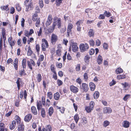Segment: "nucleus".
<instances>
[{
	"label": "nucleus",
	"instance_id": "f257e3e1",
	"mask_svg": "<svg viewBox=\"0 0 131 131\" xmlns=\"http://www.w3.org/2000/svg\"><path fill=\"white\" fill-rule=\"evenodd\" d=\"M81 52H83L86 51L89 48L88 44L87 43H82L80 44L79 46Z\"/></svg>",
	"mask_w": 131,
	"mask_h": 131
},
{
	"label": "nucleus",
	"instance_id": "f03ea898",
	"mask_svg": "<svg viewBox=\"0 0 131 131\" xmlns=\"http://www.w3.org/2000/svg\"><path fill=\"white\" fill-rule=\"evenodd\" d=\"M8 40L9 45L10 46L12 49L13 48V46L15 45V44L16 41L14 40H13V38L11 36L8 38Z\"/></svg>",
	"mask_w": 131,
	"mask_h": 131
},
{
	"label": "nucleus",
	"instance_id": "7ed1b4c3",
	"mask_svg": "<svg viewBox=\"0 0 131 131\" xmlns=\"http://www.w3.org/2000/svg\"><path fill=\"white\" fill-rule=\"evenodd\" d=\"M82 87L80 86L81 89L83 90V92H86L89 89V88L88 85L85 83H82Z\"/></svg>",
	"mask_w": 131,
	"mask_h": 131
},
{
	"label": "nucleus",
	"instance_id": "20e7f679",
	"mask_svg": "<svg viewBox=\"0 0 131 131\" xmlns=\"http://www.w3.org/2000/svg\"><path fill=\"white\" fill-rule=\"evenodd\" d=\"M39 131H51L52 130L51 127L50 125H48L46 127V129L45 128H43L41 130L40 127H39L38 129Z\"/></svg>",
	"mask_w": 131,
	"mask_h": 131
},
{
	"label": "nucleus",
	"instance_id": "39448f33",
	"mask_svg": "<svg viewBox=\"0 0 131 131\" xmlns=\"http://www.w3.org/2000/svg\"><path fill=\"white\" fill-rule=\"evenodd\" d=\"M27 6H25L26 8V11L27 12L29 10L32 9L33 8V4L32 3H30L29 4H27Z\"/></svg>",
	"mask_w": 131,
	"mask_h": 131
},
{
	"label": "nucleus",
	"instance_id": "423d86ee",
	"mask_svg": "<svg viewBox=\"0 0 131 131\" xmlns=\"http://www.w3.org/2000/svg\"><path fill=\"white\" fill-rule=\"evenodd\" d=\"M70 89L71 92L75 93H77L79 91V89L77 87L72 85L70 86Z\"/></svg>",
	"mask_w": 131,
	"mask_h": 131
},
{
	"label": "nucleus",
	"instance_id": "0eeeda50",
	"mask_svg": "<svg viewBox=\"0 0 131 131\" xmlns=\"http://www.w3.org/2000/svg\"><path fill=\"white\" fill-rule=\"evenodd\" d=\"M51 39L52 43L55 42L58 40V37L56 35L53 34L52 35Z\"/></svg>",
	"mask_w": 131,
	"mask_h": 131
},
{
	"label": "nucleus",
	"instance_id": "6e6552de",
	"mask_svg": "<svg viewBox=\"0 0 131 131\" xmlns=\"http://www.w3.org/2000/svg\"><path fill=\"white\" fill-rule=\"evenodd\" d=\"M25 126L23 123L22 122L19 125L18 129V131H24V130Z\"/></svg>",
	"mask_w": 131,
	"mask_h": 131
},
{
	"label": "nucleus",
	"instance_id": "1a4fd4ad",
	"mask_svg": "<svg viewBox=\"0 0 131 131\" xmlns=\"http://www.w3.org/2000/svg\"><path fill=\"white\" fill-rule=\"evenodd\" d=\"M103 111L105 113L110 114L111 113L112 110L110 107H105L103 109Z\"/></svg>",
	"mask_w": 131,
	"mask_h": 131
},
{
	"label": "nucleus",
	"instance_id": "9d476101",
	"mask_svg": "<svg viewBox=\"0 0 131 131\" xmlns=\"http://www.w3.org/2000/svg\"><path fill=\"white\" fill-rule=\"evenodd\" d=\"M32 117V115L31 114H28L25 117L24 121L26 122H28L31 119Z\"/></svg>",
	"mask_w": 131,
	"mask_h": 131
},
{
	"label": "nucleus",
	"instance_id": "9b49d317",
	"mask_svg": "<svg viewBox=\"0 0 131 131\" xmlns=\"http://www.w3.org/2000/svg\"><path fill=\"white\" fill-rule=\"evenodd\" d=\"M72 50L74 52L77 51L78 49V47L77 46V43H73L72 45Z\"/></svg>",
	"mask_w": 131,
	"mask_h": 131
},
{
	"label": "nucleus",
	"instance_id": "f8f14e48",
	"mask_svg": "<svg viewBox=\"0 0 131 131\" xmlns=\"http://www.w3.org/2000/svg\"><path fill=\"white\" fill-rule=\"evenodd\" d=\"M1 8L2 10H5L6 12H7L8 13H9V8L8 7V5H7L6 6H2Z\"/></svg>",
	"mask_w": 131,
	"mask_h": 131
},
{
	"label": "nucleus",
	"instance_id": "ddd939ff",
	"mask_svg": "<svg viewBox=\"0 0 131 131\" xmlns=\"http://www.w3.org/2000/svg\"><path fill=\"white\" fill-rule=\"evenodd\" d=\"M16 121L14 120L12 122L11 124L9 126L10 129L11 130L14 129L16 126Z\"/></svg>",
	"mask_w": 131,
	"mask_h": 131
},
{
	"label": "nucleus",
	"instance_id": "4468645a",
	"mask_svg": "<svg viewBox=\"0 0 131 131\" xmlns=\"http://www.w3.org/2000/svg\"><path fill=\"white\" fill-rule=\"evenodd\" d=\"M37 105L38 110V111H40L41 109V108H42V103L41 101H37Z\"/></svg>",
	"mask_w": 131,
	"mask_h": 131
},
{
	"label": "nucleus",
	"instance_id": "2eb2a0df",
	"mask_svg": "<svg viewBox=\"0 0 131 131\" xmlns=\"http://www.w3.org/2000/svg\"><path fill=\"white\" fill-rule=\"evenodd\" d=\"M89 86L91 91H93L95 90V85L93 82H91L89 83Z\"/></svg>",
	"mask_w": 131,
	"mask_h": 131
},
{
	"label": "nucleus",
	"instance_id": "dca6fc26",
	"mask_svg": "<svg viewBox=\"0 0 131 131\" xmlns=\"http://www.w3.org/2000/svg\"><path fill=\"white\" fill-rule=\"evenodd\" d=\"M103 59L102 57L100 55H99L97 59V61L99 64H101L102 62Z\"/></svg>",
	"mask_w": 131,
	"mask_h": 131
},
{
	"label": "nucleus",
	"instance_id": "f3484780",
	"mask_svg": "<svg viewBox=\"0 0 131 131\" xmlns=\"http://www.w3.org/2000/svg\"><path fill=\"white\" fill-rule=\"evenodd\" d=\"M31 110L32 113L35 115H36L37 114V112L36 107L32 106L31 107Z\"/></svg>",
	"mask_w": 131,
	"mask_h": 131
},
{
	"label": "nucleus",
	"instance_id": "a211bd4d",
	"mask_svg": "<svg viewBox=\"0 0 131 131\" xmlns=\"http://www.w3.org/2000/svg\"><path fill=\"white\" fill-rule=\"evenodd\" d=\"M93 109L92 107H91L90 106H85V109L88 113L91 112Z\"/></svg>",
	"mask_w": 131,
	"mask_h": 131
},
{
	"label": "nucleus",
	"instance_id": "6ab92c4d",
	"mask_svg": "<svg viewBox=\"0 0 131 131\" xmlns=\"http://www.w3.org/2000/svg\"><path fill=\"white\" fill-rule=\"evenodd\" d=\"M94 35V32L93 30L90 29L88 32V35L90 37H93Z\"/></svg>",
	"mask_w": 131,
	"mask_h": 131
},
{
	"label": "nucleus",
	"instance_id": "aec40b11",
	"mask_svg": "<svg viewBox=\"0 0 131 131\" xmlns=\"http://www.w3.org/2000/svg\"><path fill=\"white\" fill-rule=\"evenodd\" d=\"M26 59H23L22 62V66L23 67V69H25L26 68Z\"/></svg>",
	"mask_w": 131,
	"mask_h": 131
},
{
	"label": "nucleus",
	"instance_id": "412c9836",
	"mask_svg": "<svg viewBox=\"0 0 131 131\" xmlns=\"http://www.w3.org/2000/svg\"><path fill=\"white\" fill-rule=\"evenodd\" d=\"M130 124V123L129 122L125 121L124 122L123 126L125 128H127L129 127Z\"/></svg>",
	"mask_w": 131,
	"mask_h": 131
},
{
	"label": "nucleus",
	"instance_id": "4be33fe9",
	"mask_svg": "<svg viewBox=\"0 0 131 131\" xmlns=\"http://www.w3.org/2000/svg\"><path fill=\"white\" fill-rule=\"evenodd\" d=\"M99 92L97 91H96L93 94V96L94 99H97L99 97Z\"/></svg>",
	"mask_w": 131,
	"mask_h": 131
},
{
	"label": "nucleus",
	"instance_id": "5701e85b",
	"mask_svg": "<svg viewBox=\"0 0 131 131\" xmlns=\"http://www.w3.org/2000/svg\"><path fill=\"white\" fill-rule=\"evenodd\" d=\"M81 21V20H79L76 23V24L77 25V29L78 31H80L81 30L80 25Z\"/></svg>",
	"mask_w": 131,
	"mask_h": 131
},
{
	"label": "nucleus",
	"instance_id": "b1692460",
	"mask_svg": "<svg viewBox=\"0 0 131 131\" xmlns=\"http://www.w3.org/2000/svg\"><path fill=\"white\" fill-rule=\"evenodd\" d=\"M60 97V95L58 92H57L55 93L54 95V99L56 100H58L59 99Z\"/></svg>",
	"mask_w": 131,
	"mask_h": 131
},
{
	"label": "nucleus",
	"instance_id": "393cba45",
	"mask_svg": "<svg viewBox=\"0 0 131 131\" xmlns=\"http://www.w3.org/2000/svg\"><path fill=\"white\" fill-rule=\"evenodd\" d=\"M54 112L53 109L52 107H50L48 110V113L50 116H51Z\"/></svg>",
	"mask_w": 131,
	"mask_h": 131
},
{
	"label": "nucleus",
	"instance_id": "a878e982",
	"mask_svg": "<svg viewBox=\"0 0 131 131\" xmlns=\"http://www.w3.org/2000/svg\"><path fill=\"white\" fill-rule=\"evenodd\" d=\"M46 113L45 109L43 108H41V115L43 118H44L46 116Z\"/></svg>",
	"mask_w": 131,
	"mask_h": 131
},
{
	"label": "nucleus",
	"instance_id": "bb28decb",
	"mask_svg": "<svg viewBox=\"0 0 131 131\" xmlns=\"http://www.w3.org/2000/svg\"><path fill=\"white\" fill-rule=\"evenodd\" d=\"M79 119V118L78 115L77 114H75L74 116V119L77 124V123Z\"/></svg>",
	"mask_w": 131,
	"mask_h": 131
},
{
	"label": "nucleus",
	"instance_id": "cd10ccee",
	"mask_svg": "<svg viewBox=\"0 0 131 131\" xmlns=\"http://www.w3.org/2000/svg\"><path fill=\"white\" fill-rule=\"evenodd\" d=\"M116 73L117 74H120L123 72V70L121 68H118L115 70Z\"/></svg>",
	"mask_w": 131,
	"mask_h": 131
},
{
	"label": "nucleus",
	"instance_id": "c85d7f7f",
	"mask_svg": "<svg viewBox=\"0 0 131 131\" xmlns=\"http://www.w3.org/2000/svg\"><path fill=\"white\" fill-rule=\"evenodd\" d=\"M57 25L58 27L60 28L61 24V20L60 18H59L57 19Z\"/></svg>",
	"mask_w": 131,
	"mask_h": 131
},
{
	"label": "nucleus",
	"instance_id": "c756f323",
	"mask_svg": "<svg viewBox=\"0 0 131 131\" xmlns=\"http://www.w3.org/2000/svg\"><path fill=\"white\" fill-rule=\"evenodd\" d=\"M117 78L119 80L123 79L126 78V76L125 75H118L117 76Z\"/></svg>",
	"mask_w": 131,
	"mask_h": 131
},
{
	"label": "nucleus",
	"instance_id": "7c9ffc66",
	"mask_svg": "<svg viewBox=\"0 0 131 131\" xmlns=\"http://www.w3.org/2000/svg\"><path fill=\"white\" fill-rule=\"evenodd\" d=\"M36 78L38 82H40L41 80V76L40 73H38L37 75Z\"/></svg>",
	"mask_w": 131,
	"mask_h": 131
},
{
	"label": "nucleus",
	"instance_id": "2f4dec72",
	"mask_svg": "<svg viewBox=\"0 0 131 131\" xmlns=\"http://www.w3.org/2000/svg\"><path fill=\"white\" fill-rule=\"evenodd\" d=\"M19 74L21 76H22L23 75H26V73L25 72L24 69H23V70L20 71Z\"/></svg>",
	"mask_w": 131,
	"mask_h": 131
},
{
	"label": "nucleus",
	"instance_id": "473e14b6",
	"mask_svg": "<svg viewBox=\"0 0 131 131\" xmlns=\"http://www.w3.org/2000/svg\"><path fill=\"white\" fill-rule=\"evenodd\" d=\"M39 4L40 8H42L44 6V4L43 1L42 0H39Z\"/></svg>",
	"mask_w": 131,
	"mask_h": 131
},
{
	"label": "nucleus",
	"instance_id": "72a5a7b5",
	"mask_svg": "<svg viewBox=\"0 0 131 131\" xmlns=\"http://www.w3.org/2000/svg\"><path fill=\"white\" fill-rule=\"evenodd\" d=\"M88 121L86 118L85 117H83L81 120V123L83 124H86L87 123Z\"/></svg>",
	"mask_w": 131,
	"mask_h": 131
},
{
	"label": "nucleus",
	"instance_id": "f704fd0d",
	"mask_svg": "<svg viewBox=\"0 0 131 131\" xmlns=\"http://www.w3.org/2000/svg\"><path fill=\"white\" fill-rule=\"evenodd\" d=\"M63 0H56V5L57 6H59L62 2Z\"/></svg>",
	"mask_w": 131,
	"mask_h": 131
},
{
	"label": "nucleus",
	"instance_id": "c9c22d12",
	"mask_svg": "<svg viewBox=\"0 0 131 131\" xmlns=\"http://www.w3.org/2000/svg\"><path fill=\"white\" fill-rule=\"evenodd\" d=\"M51 70L52 72L54 73V74H56V71L55 70V68H54V66L53 65L51 64Z\"/></svg>",
	"mask_w": 131,
	"mask_h": 131
},
{
	"label": "nucleus",
	"instance_id": "e433bc0d",
	"mask_svg": "<svg viewBox=\"0 0 131 131\" xmlns=\"http://www.w3.org/2000/svg\"><path fill=\"white\" fill-rule=\"evenodd\" d=\"M48 97L50 99H52V93L51 92H48L47 93Z\"/></svg>",
	"mask_w": 131,
	"mask_h": 131
},
{
	"label": "nucleus",
	"instance_id": "4c0bfd02",
	"mask_svg": "<svg viewBox=\"0 0 131 131\" xmlns=\"http://www.w3.org/2000/svg\"><path fill=\"white\" fill-rule=\"evenodd\" d=\"M110 124V122L107 121H105L103 123V125L104 127H106Z\"/></svg>",
	"mask_w": 131,
	"mask_h": 131
},
{
	"label": "nucleus",
	"instance_id": "58836bf2",
	"mask_svg": "<svg viewBox=\"0 0 131 131\" xmlns=\"http://www.w3.org/2000/svg\"><path fill=\"white\" fill-rule=\"evenodd\" d=\"M57 55L58 56H60L61 55V50L59 49H58L56 51Z\"/></svg>",
	"mask_w": 131,
	"mask_h": 131
},
{
	"label": "nucleus",
	"instance_id": "ea45409f",
	"mask_svg": "<svg viewBox=\"0 0 131 131\" xmlns=\"http://www.w3.org/2000/svg\"><path fill=\"white\" fill-rule=\"evenodd\" d=\"M40 23V18H38L37 20L36 23L35 24L36 26L38 27H39V25Z\"/></svg>",
	"mask_w": 131,
	"mask_h": 131
},
{
	"label": "nucleus",
	"instance_id": "a19ab883",
	"mask_svg": "<svg viewBox=\"0 0 131 131\" xmlns=\"http://www.w3.org/2000/svg\"><path fill=\"white\" fill-rule=\"evenodd\" d=\"M16 10L19 12L20 11L21 9V7L18 4L16 5Z\"/></svg>",
	"mask_w": 131,
	"mask_h": 131
},
{
	"label": "nucleus",
	"instance_id": "79ce46f5",
	"mask_svg": "<svg viewBox=\"0 0 131 131\" xmlns=\"http://www.w3.org/2000/svg\"><path fill=\"white\" fill-rule=\"evenodd\" d=\"M36 48L37 53L39 54L40 51V46L39 44H37L36 45Z\"/></svg>",
	"mask_w": 131,
	"mask_h": 131
},
{
	"label": "nucleus",
	"instance_id": "37998d69",
	"mask_svg": "<svg viewBox=\"0 0 131 131\" xmlns=\"http://www.w3.org/2000/svg\"><path fill=\"white\" fill-rule=\"evenodd\" d=\"M83 77L85 81H87L88 80V77L87 73H85L84 74Z\"/></svg>",
	"mask_w": 131,
	"mask_h": 131
},
{
	"label": "nucleus",
	"instance_id": "c03bdc74",
	"mask_svg": "<svg viewBox=\"0 0 131 131\" xmlns=\"http://www.w3.org/2000/svg\"><path fill=\"white\" fill-rule=\"evenodd\" d=\"M27 63L28 66V67L31 70H32V66L31 63L30 62V61H27Z\"/></svg>",
	"mask_w": 131,
	"mask_h": 131
},
{
	"label": "nucleus",
	"instance_id": "a18cd8bd",
	"mask_svg": "<svg viewBox=\"0 0 131 131\" xmlns=\"http://www.w3.org/2000/svg\"><path fill=\"white\" fill-rule=\"evenodd\" d=\"M111 13L110 12H108L107 11H105L104 13V15L107 17H109L111 16Z\"/></svg>",
	"mask_w": 131,
	"mask_h": 131
},
{
	"label": "nucleus",
	"instance_id": "49530a36",
	"mask_svg": "<svg viewBox=\"0 0 131 131\" xmlns=\"http://www.w3.org/2000/svg\"><path fill=\"white\" fill-rule=\"evenodd\" d=\"M89 43L90 45L92 46L94 45V42L93 39H91L89 41Z\"/></svg>",
	"mask_w": 131,
	"mask_h": 131
},
{
	"label": "nucleus",
	"instance_id": "de8ad7c7",
	"mask_svg": "<svg viewBox=\"0 0 131 131\" xmlns=\"http://www.w3.org/2000/svg\"><path fill=\"white\" fill-rule=\"evenodd\" d=\"M130 96L129 94H126L125 95L123 98V100L125 101H126L130 97Z\"/></svg>",
	"mask_w": 131,
	"mask_h": 131
},
{
	"label": "nucleus",
	"instance_id": "09e8293b",
	"mask_svg": "<svg viewBox=\"0 0 131 131\" xmlns=\"http://www.w3.org/2000/svg\"><path fill=\"white\" fill-rule=\"evenodd\" d=\"M57 84L59 86H60L63 84L62 82L59 79H58L57 81Z\"/></svg>",
	"mask_w": 131,
	"mask_h": 131
},
{
	"label": "nucleus",
	"instance_id": "8fccbe9b",
	"mask_svg": "<svg viewBox=\"0 0 131 131\" xmlns=\"http://www.w3.org/2000/svg\"><path fill=\"white\" fill-rule=\"evenodd\" d=\"M25 35L27 37H29L30 35L28 31L26 30L24 32Z\"/></svg>",
	"mask_w": 131,
	"mask_h": 131
},
{
	"label": "nucleus",
	"instance_id": "3c124183",
	"mask_svg": "<svg viewBox=\"0 0 131 131\" xmlns=\"http://www.w3.org/2000/svg\"><path fill=\"white\" fill-rule=\"evenodd\" d=\"M32 0H26L24 2L25 6H27V4L31 3Z\"/></svg>",
	"mask_w": 131,
	"mask_h": 131
},
{
	"label": "nucleus",
	"instance_id": "603ef678",
	"mask_svg": "<svg viewBox=\"0 0 131 131\" xmlns=\"http://www.w3.org/2000/svg\"><path fill=\"white\" fill-rule=\"evenodd\" d=\"M15 8L13 7H12L10 9V13L11 14H13L15 12Z\"/></svg>",
	"mask_w": 131,
	"mask_h": 131
},
{
	"label": "nucleus",
	"instance_id": "864d4df0",
	"mask_svg": "<svg viewBox=\"0 0 131 131\" xmlns=\"http://www.w3.org/2000/svg\"><path fill=\"white\" fill-rule=\"evenodd\" d=\"M37 15L35 14L34 15L32 18V20L34 21H36L37 20Z\"/></svg>",
	"mask_w": 131,
	"mask_h": 131
},
{
	"label": "nucleus",
	"instance_id": "5fc2aeb1",
	"mask_svg": "<svg viewBox=\"0 0 131 131\" xmlns=\"http://www.w3.org/2000/svg\"><path fill=\"white\" fill-rule=\"evenodd\" d=\"M96 45L97 46H100L101 44V41L99 39H97L96 40Z\"/></svg>",
	"mask_w": 131,
	"mask_h": 131
},
{
	"label": "nucleus",
	"instance_id": "6e6d98bb",
	"mask_svg": "<svg viewBox=\"0 0 131 131\" xmlns=\"http://www.w3.org/2000/svg\"><path fill=\"white\" fill-rule=\"evenodd\" d=\"M103 47L104 49H108V46L107 44L105 43H104L103 44Z\"/></svg>",
	"mask_w": 131,
	"mask_h": 131
},
{
	"label": "nucleus",
	"instance_id": "4d7b16f0",
	"mask_svg": "<svg viewBox=\"0 0 131 131\" xmlns=\"http://www.w3.org/2000/svg\"><path fill=\"white\" fill-rule=\"evenodd\" d=\"M42 42H45V43L46 44V47L47 48L48 46V43L47 41L45 39H42Z\"/></svg>",
	"mask_w": 131,
	"mask_h": 131
},
{
	"label": "nucleus",
	"instance_id": "13d9d810",
	"mask_svg": "<svg viewBox=\"0 0 131 131\" xmlns=\"http://www.w3.org/2000/svg\"><path fill=\"white\" fill-rule=\"evenodd\" d=\"M95 52L94 50L92 48L89 51V53L90 55H93Z\"/></svg>",
	"mask_w": 131,
	"mask_h": 131
},
{
	"label": "nucleus",
	"instance_id": "bf43d9fd",
	"mask_svg": "<svg viewBox=\"0 0 131 131\" xmlns=\"http://www.w3.org/2000/svg\"><path fill=\"white\" fill-rule=\"evenodd\" d=\"M121 84L124 86V88H126L128 85V83L126 82H125L124 83H122Z\"/></svg>",
	"mask_w": 131,
	"mask_h": 131
},
{
	"label": "nucleus",
	"instance_id": "052dcab7",
	"mask_svg": "<svg viewBox=\"0 0 131 131\" xmlns=\"http://www.w3.org/2000/svg\"><path fill=\"white\" fill-rule=\"evenodd\" d=\"M89 59V58L87 56H85L84 58V61L86 63H87L88 62V60Z\"/></svg>",
	"mask_w": 131,
	"mask_h": 131
},
{
	"label": "nucleus",
	"instance_id": "680f3d73",
	"mask_svg": "<svg viewBox=\"0 0 131 131\" xmlns=\"http://www.w3.org/2000/svg\"><path fill=\"white\" fill-rule=\"evenodd\" d=\"M76 82L77 83L80 84L82 83V81L80 78H79L76 80Z\"/></svg>",
	"mask_w": 131,
	"mask_h": 131
},
{
	"label": "nucleus",
	"instance_id": "e2e57ef3",
	"mask_svg": "<svg viewBox=\"0 0 131 131\" xmlns=\"http://www.w3.org/2000/svg\"><path fill=\"white\" fill-rule=\"evenodd\" d=\"M51 22V21L47 20L46 23V26H49V25H50V24Z\"/></svg>",
	"mask_w": 131,
	"mask_h": 131
},
{
	"label": "nucleus",
	"instance_id": "0e129e2a",
	"mask_svg": "<svg viewBox=\"0 0 131 131\" xmlns=\"http://www.w3.org/2000/svg\"><path fill=\"white\" fill-rule=\"evenodd\" d=\"M56 66L57 67L59 68H61L62 67V64L61 63H56Z\"/></svg>",
	"mask_w": 131,
	"mask_h": 131
},
{
	"label": "nucleus",
	"instance_id": "69168bd1",
	"mask_svg": "<svg viewBox=\"0 0 131 131\" xmlns=\"http://www.w3.org/2000/svg\"><path fill=\"white\" fill-rule=\"evenodd\" d=\"M45 45L46 44L44 43H43L42 44V50L44 51H45L46 50Z\"/></svg>",
	"mask_w": 131,
	"mask_h": 131
},
{
	"label": "nucleus",
	"instance_id": "338daca9",
	"mask_svg": "<svg viewBox=\"0 0 131 131\" xmlns=\"http://www.w3.org/2000/svg\"><path fill=\"white\" fill-rule=\"evenodd\" d=\"M42 105H45V100L44 97H42Z\"/></svg>",
	"mask_w": 131,
	"mask_h": 131
},
{
	"label": "nucleus",
	"instance_id": "774afa93",
	"mask_svg": "<svg viewBox=\"0 0 131 131\" xmlns=\"http://www.w3.org/2000/svg\"><path fill=\"white\" fill-rule=\"evenodd\" d=\"M73 25L71 24H69L68 26L67 29H71L72 28Z\"/></svg>",
	"mask_w": 131,
	"mask_h": 131
}]
</instances>
